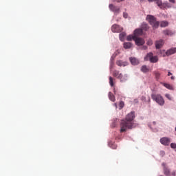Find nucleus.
Listing matches in <instances>:
<instances>
[{
	"label": "nucleus",
	"mask_w": 176,
	"mask_h": 176,
	"mask_svg": "<svg viewBox=\"0 0 176 176\" xmlns=\"http://www.w3.org/2000/svg\"><path fill=\"white\" fill-rule=\"evenodd\" d=\"M135 118V114L134 111H131L126 115L125 120H122L120 122V133H124V131H127V129H131L136 127L137 124L134 123Z\"/></svg>",
	"instance_id": "obj_1"
},
{
	"label": "nucleus",
	"mask_w": 176,
	"mask_h": 176,
	"mask_svg": "<svg viewBox=\"0 0 176 176\" xmlns=\"http://www.w3.org/2000/svg\"><path fill=\"white\" fill-rule=\"evenodd\" d=\"M146 20L149 23L150 25H152L153 30H156V28H159V25L160 23H159V21H157L155 16L148 14L146 16Z\"/></svg>",
	"instance_id": "obj_2"
},
{
	"label": "nucleus",
	"mask_w": 176,
	"mask_h": 176,
	"mask_svg": "<svg viewBox=\"0 0 176 176\" xmlns=\"http://www.w3.org/2000/svg\"><path fill=\"white\" fill-rule=\"evenodd\" d=\"M151 98L152 100H153V101H155V102H157V104H158L159 105H164V99L160 94H152Z\"/></svg>",
	"instance_id": "obj_3"
},
{
	"label": "nucleus",
	"mask_w": 176,
	"mask_h": 176,
	"mask_svg": "<svg viewBox=\"0 0 176 176\" xmlns=\"http://www.w3.org/2000/svg\"><path fill=\"white\" fill-rule=\"evenodd\" d=\"M145 61H148L149 60L150 63H157L159 61V58L157 56H153V53L149 52L147 54L146 56L144 58Z\"/></svg>",
	"instance_id": "obj_4"
},
{
	"label": "nucleus",
	"mask_w": 176,
	"mask_h": 176,
	"mask_svg": "<svg viewBox=\"0 0 176 176\" xmlns=\"http://www.w3.org/2000/svg\"><path fill=\"white\" fill-rule=\"evenodd\" d=\"M160 142L165 146H168V145H170V142H171V140L168 138L164 137L160 139Z\"/></svg>",
	"instance_id": "obj_5"
},
{
	"label": "nucleus",
	"mask_w": 176,
	"mask_h": 176,
	"mask_svg": "<svg viewBox=\"0 0 176 176\" xmlns=\"http://www.w3.org/2000/svg\"><path fill=\"white\" fill-rule=\"evenodd\" d=\"M112 32H122L123 31V28H120L119 25H113L111 27Z\"/></svg>",
	"instance_id": "obj_6"
},
{
	"label": "nucleus",
	"mask_w": 176,
	"mask_h": 176,
	"mask_svg": "<svg viewBox=\"0 0 176 176\" xmlns=\"http://www.w3.org/2000/svg\"><path fill=\"white\" fill-rule=\"evenodd\" d=\"M109 8L113 13H120V8L114 6L113 4H109Z\"/></svg>",
	"instance_id": "obj_7"
},
{
	"label": "nucleus",
	"mask_w": 176,
	"mask_h": 176,
	"mask_svg": "<svg viewBox=\"0 0 176 176\" xmlns=\"http://www.w3.org/2000/svg\"><path fill=\"white\" fill-rule=\"evenodd\" d=\"M135 43L137 46H142V45L145 43V40L140 37H136V38H135Z\"/></svg>",
	"instance_id": "obj_8"
},
{
	"label": "nucleus",
	"mask_w": 176,
	"mask_h": 176,
	"mask_svg": "<svg viewBox=\"0 0 176 176\" xmlns=\"http://www.w3.org/2000/svg\"><path fill=\"white\" fill-rule=\"evenodd\" d=\"M163 45H164V41L163 39L155 41L156 49H162V47H163Z\"/></svg>",
	"instance_id": "obj_9"
},
{
	"label": "nucleus",
	"mask_w": 176,
	"mask_h": 176,
	"mask_svg": "<svg viewBox=\"0 0 176 176\" xmlns=\"http://www.w3.org/2000/svg\"><path fill=\"white\" fill-rule=\"evenodd\" d=\"M175 53H176V47H172L166 50L167 57L173 54H175Z\"/></svg>",
	"instance_id": "obj_10"
},
{
	"label": "nucleus",
	"mask_w": 176,
	"mask_h": 176,
	"mask_svg": "<svg viewBox=\"0 0 176 176\" xmlns=\"http://www.w3.org/2000/svg\"><path fill=\"white\" fill-rule=\"evenodd\" d=\"M129 61L132 64V65H138L140 64V60L134 57L129 58Z\"/></svg>",
	"instance_id": "obj_11"
},
{
	"label": "nucleus",
	"mask_w": 176,
	"mask_h": 176,
	"mask_svg": "<svg viewBox=\"0 0 176 176\" xmlns=\"http://www.w3.org/2000/svg\"><path fill=\"white\" fill-rule=\"evenodd\" d=\"M143 30L142 29H136L134 31V36H136V38H138V36L142 35Z\"/></svg>",
	"instance_id": "obj_12"
},
{
	"label": "nucleus",
	"mask_w": 176,
	"mask_h": 176,
	"mask_svg": "<svg viewBox=\"0 0 176 176\" xmlns=\"http://www.w3.org/2000/svg\"><path fill=\"white\" fill-rule=\"evenodd\" d=\"M118 79H120V82H126L127 80V75H124L120 74L118 76Z\"/></svg>",
	"instance_id": "obj_13"
},
{
	"label": "nucleus",
	"mask_w": 176,
	"mask_h": 176,
	"mask_svg": "<svg viewBox=\"0 0 176 176\" xmlns=\"http://www.w3.org/2000/svg\"><path fill=\"white\" fill-rule=\"evenodd\" d=\"M116 64L117 65H118V67H126L127 65V63L126 62H123L120 60H117Z\"/></svg>",
	"instance_id": "obj_14"
},
{
	"label": "nucleus",
	"mask_w": 176,
	"mask_h": 176,
	"mask_svg": "<svg viewBox=\"0 0 176 176\" xmlns=\"http://www.w3.org/2000/svg\"><path fill=\"white\" fill-rule=\"evenodd\" d=\"M109 98L113 102H115V101H116V98L115 97V95L112 94V92H109Z\"/></svg>",
	"instance_id": "obj_15"
},
{
	"label": "nucleus",
	"mask_w": 176,
	"mask_h": 176,
	"mask_svg": "<svg viewBox=\"0 0 176 176\" xmlns=\"http://www.w3.org/2000/svg\"><path fill=\"white\" fill-rule=\"evenodd\" d=\"M141 71H142V72L146 74V72H149V71H151V69L146 65H143L141 67Z\"/></svg>",
	"instance_id": "obj_16"
},
{
	"label": "nucleus",
	"mask_w": 176,
	"mask_h": 176,
	"mask_svg": "<svg viewBox=\"0 0 176 176\" xmlns=\"http://www.w3.org/2000/svg\"><path fill=\"white\" fill-rule=\"evenodd\" d=\"M164 174L166 176H170L171 173L170 172V169L167 168L166 166H164Z\"/></svg>",
	"instance_id": "obj_17"
},
{
	"label": "nucleus",
	"mask_w": 176,
	"mask_h": 176,
	"mask_svg": "<svg viewBox=\"0 0 176 176\" xmlns=\"http://www.w3.org/2000/svg\"><path fill=\"white\" fill-rule=\"evenodd\" d=\"M149 2H156V4L157 5V6H159L160 8H162V0H148Z\"/></svg>",
	"instance_id": "obj_18"
},
{
	"label": "nucleus",
	"mask_w": 176,
	"mask_h": 176,
	"mask_svg": "<svg viewBox=\"0 0 176 176\" xmlns=\"http://www.w3.org/2000/svg\"><path fill=\"white\" fill-rule=\"evenodd\" d=\"M163 33L164 34V35H168V36H173L174 32L171 30H164Z\"/></svg>",
	"instance_id": "obj_19"
},
{
	"label": "nucleus",
	"mask_w": 176,
	"mask_h": 176,
	"mask_svg": "<svg viewBox=\"0 0 176 176\" xmlns=\"http://www.w3.org/2000/svg\"><path fill=\"white\" fill-rule=\"evenodd\" d=\"M141 30H142V31H148V30H149V26L146 23H142Z\"/></svg>",
	"instance_id": "obj_20"
},
{
	"label": "nucleus",
	"mask_w": 176,
	"mask_h": 176,
	"mask_svg": "<svg viewBox=\"0 0 176 176\" xmlns=\"http://www.w3.org/2000/svg\"><path fill=\"white\" fill-rule=\"evenodd\" d=\"M133 46V44L131 43H124V49H131V47Z\"/></svg>",
	"instance_id": "obj_21"
},
{
	"label": "nucleus",
	"mask_w": 176,
	"mask_h": 176,
	"mask_svg": "<svg viewBox=\"0 0 176 176\" xmlns=\"http://www.w3.org/2000/svg\"><path fill=\"white\" fill-rule=\"evenodd\" d=\"M164 87H166V89H168V90H174V87H173V85L168 84V83H164Z\"/></svg>",
	"instance_id": "obj_22"
},
{
	"label": "nucleus",
	"mask_w": 176,
	"mask_h": 176,
	"mask_svg": "<svg viewBox=\"0 0 176 176\" xmlns=\"http://www.w3.org/2000/svg\"><path fill=\"white\" fill-rule=\"evenodd\" d=\"M160 54L161 57H166L167 56V51L163 50L160 51Z\"/></svg>",
	"instance_id": "obj_23"
},
{
	"label": "nucleus",
	"mask_w": 176,
	"mask_h": 176,
	"mask_svg": "<svg viewBox=\"0 0 176 176\" xmlns=\"http://www.w3.org/2000/svg\"><path fill=\"white\" fill-rule=\"evenodd\" d=\"M136 38H137V36H135L133 34V35H129V36H127L126 39H127V41H133V39L134 41H135Z\"/></svg>",
	"instance_id": "obj_24"
},
{
	"label": "nucleus",
	"mask_w": 176,
	"mask_h": 176,
	"mask_svg": "<svg viewBox=\"0 0 176 176\" xmlns=\"http://www.w3.org/2000/svg\"><path fill=\"white\" fill-rule=\"evenodd\" d=\"M121 73L119 72L118 70H115L113 72V76H115V78H117L118 79Z\"/></svg>",
	"instance_id": "obj_25"
},
{
	"label": "nucleus",
	"mask_w": 176,
	"mask_h": 176,
	"mask_svg": "<svg viewBox=\"0 0 176 176\" xmlns=\"http://www.w3.org/2000/svg\"><path fill=\"white\" fill-rule=\"evenodd\" d=\"M167 25H168V22H167L166 21H163L160 23V27H162V28L167 27Z\"/></svg>",
	"instance_id": "obj_26"
},
{
	"label": "nucleus",
	"mask_w": 176,
	"mask_h": 176,
	"mask_svg": "<svg viewBox=\"0 0 176 176\" xmlns=\"http://www.w3.org/2000/svg\"><path fill=\"white\" fill-rule=\"evenodd\" d=\"M124 36H126L125 32L120 33L119 36L120 40H121L122 41H124Z\"/></svg>",
	"instance_id": "obj_27"
},
{
	"label": "nucleus",
	"mask_w": 176,
	"mask_h": 176,
	"mask_svg": "<svg viewBox=\"0 0 176 176\" xmlns=\"http://www.w3.org/2000/svg\"><path fill=\"white\" fill-rule=\"evenodd\" d=\"M156 79H159L160 78V73L157 71L153 72Z\"/></svg>",
	"instance_id": "obj_28"
},
{
	"label": "nucleus",
	"mask_w": 176,
	"mask_h": 176,
	"mask_svg": "<svg viewBox=\"0 0 176 176\" xmlns=\"http://www.w3.org/2000/svg\"><path fill=\"white\" fill-rule=\"evenodd\" d=\"M109 79L110 86H111V87H113V78L111 76H110Z\"/></svg>",
	"instance_id": "obj_29"
},
{
	"label": "nucleus",
	"mask_w": 176,
	"mask_h": 176,
	"mask_svg": "<svg viewBox=\"0 0 176 176\" xmlns=\"http://www.w3.org/2000/svg\"><path fill=\"white\" fill-rule=\"evenodd\" d=\"M120 109H122L124 107V102L120 101L119 104Z\"/></svg>",
	"instance_id": "obj_30"
},
{
	"label": "nucleus",
	"mask_w": 176,
	"mask_h": 176,
	"mask_svg": "<svg viewBox=\"0 0 176 176\" xmlns=\"http://www.w3.org/2000/svg\"><path fill=\"white\" fill-rule=\"evenodd\" d=\"M147 45L148 46H152V45H153V41L151 39L148 40Z\"/></svg>",
	"instance_id": "obj_31"
},
{
	"label": "nucleus",
	"mask_w": 176,
	"mask_h": 176,
	"mask_svg": "<svg viewBox=\"0 0 176 176\" xmlns=\"http://www.w3.org/2000/svg\"><path fill=\"white\" fill-rule=\"evenodd\" d=\"M170 148H172V149H175V151H176V144L175 143H171L170 144Z\"/></svg>",
	"instance_id": "obj_32"
},
{
	"label": "nucleus",
	"mask_w": 176,
	"mask_h": 176,
	"mask_svg": "<svg viewBox=\"0 0 176 176\" xmlns=\"http://www.w3.org/2000/svg\"><path fill=\"white\" fill-rule=\"evenodd\" d=\"M165 97H166L168 100H173V98H171V96L168 94H165Z\"/></svg>",
	"instance_id": "obj_33"
},
{
	"label": "nucleus",
	"mask_w": 176,
	"mask_h": 176,
	"mask_svg": "<svg viewBox=\"0 0 176 176\" xmlns=\"http://www.w3.org/2000/svg\"><path fill=\"white\" fill-rule=\"evenodd\" d=\"M128 16H129V15L127 14V13H126V12H124V13H123V17H124V19H127Z\"/></svg>",
	"instance_id": "obj_34"
},
{
	"label": "nucleus",
	"mask_w": 176,
	"mask_h": 176,
	"mask_svg": "<svg viewBox=\"0 0 176 176\" xmlns=\"http://www.w3.org/2000/svg\"><path fill=\"white\" fill-rule=\"evenodd\" d=\"M169 2H170V3H175V0H169Z\"/></svg>",
	"instance_id": "obj_35"
},
{
	"label": "nucleus",
	"mask_w": 176,
	"mask_h": 176,
	"mask_svg": "<svg viewBox=\"0 0 176 176\" xmlns=\"http://www.w3.org/2000/svg\"><path fill=\"white\" fill-rule=\"evenodd\" d=\"M111 148H112V149H116V146H115L114 144H113Z\"/></svg>",
	"instance_id": "obj_36"
},
{
	"label": "nucleus",
	"mask_w": 176,
	"mask_h": 176,
	"mask_svg": "<svg viewBox=\"0 0 176 176\" xmlns=\"http://www.w3.org/2000/svg\"><path fill=\"white\" fill-rule=\"evenodd\" d=\"M146 49H148V47H146V46H143L142 47L143 50H146Z\"/></svg>",
	"instance_id": "obj_37"
},
{
	"label": "nucleus",
	"mask_w": 176,
	"mask_h": 176,
	"mask_svg": "<svg viewBox=\"0 0 176 176\" xmlns=\"http://www.w3.org/2000/svg\"><path fill=\"white\" fill-rule=\"evenodd\" d=\"M120 53V52L119 50H117L116 52V56H118V54H119Z\"/></svg>",
	"instance_id": "obj_38"
},
{
	"label": "nucleus",
	"mask_w": 176,
	"mask_h": 176,
	"mask_svg": "<svg viewBox=\"0 0 176 176\" xmlns=\"http://www.w3.org/2000/svg\"><path fill=\"white\" fill-rule=\"evenodd\" d=\"M116 2L120 3V2H123L124 0H116Z\"/></svg>",
	"instance_id": "obj_39"
},
{
	"label": "nucleus",
	"mask_w": 176,
	"mask_h": 176,
	"mask_svg": "<svg viewBox=\"0 0 176 176\" xmlns=\"http://www.w3.org/2000/svg\"><path fill=\"white\" fill-rule=\"evenodd\" d=\"M170 79H172V80H174V79H175V77L171 76V77H170Z\"/></svg>",
	"instance_id": "obj_40"
},
{
	"label": "nucleus",
	"mask_w": 176,
	"mask_h": 176,
	"mask_svg": "<svg viewBox=\"0 0 176 176\" xmlns=\"http://www.w3.org/2000/svg\"><path fill=\"white\" fill-rule=\"evenodd\" d=\"M170 75H172V74H171V72H169L168 73V76H170Z\"/></svg>",
	"instance_id": "obj_41"
},
{
	"label": "nucleus",
	"mask_w": 176,
	"mask_h": 176,
	"mask_svg": "<svg viewBox=\"0 0 176 176\" xmlns=\"http://www.w3.org/2000/svg\"><path fill=\"white\" fill-rule=\"evenodd\" d=\"M161 153H162L163 155H164V151H161Z\"/></svg>",
	"instance_id": "obj_42"
},
{
	"label": "nucleus",
	"mask_w": 176,
	"mask_h": 176,
	"mask_svg": "<svg viewBox=\"0 0 176 176\" xmlns=\"http://www.w3.org/2000/svg\"><path fill=\"white\" fill-rule=\"evenodd\" d=\"M173 175H175V172H174V173H173Z\"/></svg>",
	"instance_id": "obj_43"
},
{
	"label": "nucleus",
	"mask_w": 176,
	"mask_h": 176,
	"mask_svg": "<svg viewBox=\"0 0 176 176\" xmlns=\"http://www.w3.org/2000/svg\"><path fill=\"white\" fill-rule=\"evenodd\" d=\"M114 105H115V107H117V104H116V103H115V104H114Z\"/></svg>",
	"instance_id": "obj_44"
},
{
	"label": "nucleus",
	"mask_w": 176,
	"mask_h": 176,
	"mask_svg": "<svg viewBox=\"0 0 176 176\" xmlns=\"http://www.w3.org/2000/svg\"><path fill=\"white\" fill-rule=\"evenodd\" d=\"M135 102H137V100H135Z\"/></svg>",
	"instance_id": "obj_45"
},
{
	"label": "nucleus",
	"mask_w": 176,
	"mask_h": 176,
	"mask_svg": "<svg viewBox=\"0 0 176 176\" xmlns=\"http://www.w3.org/2000/svg\"><path fill=\"white\" fill-rule=\"evenodd\" d=\"M175 131H176V126H175Z\"/></svg>",
	"instance_id": "obj_46"
},
{
	"label": "nucleus",
	"mask_w": 176,
	"mask_h": 176,
	"mask_svg": "<svg viewBox=\"0 0 176 176\" xmlns=\"http://www.w3.org/2000/svg\"><path fill=\"white\" fill-rule=\"evenodd\" d=\"M162 166H164V164H162Z\"/></svg>",
	"instance_id": "obj_47"
}]
</instances>
